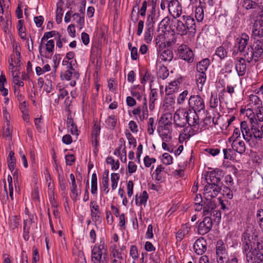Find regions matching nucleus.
<instances>
[{"label": "nucleus", "instance_id": "obj_1", "mask_svg": "<svg viewBox=\"0 0 263 263\" xmlns=\"http://www.w3.org/2000/svg\"><path fill=\"white\" fill-rule=\"evenodd\" d=\"M258 237L257 232L256 230L252 228L248 229L242 234L241 242L242 248L243 251H248L249 250H253V248L255 247V243L258 247L259 243L256 241V238Z\"/></svg>", "mask_w": 263, "mask_h": 263}, {"label": "nucleus", "instance_id": "obj_2", "mask_svg": "<svg viewBox=\"0 0 263 263\" xmlns=\"http://www.w3.org/2000/svg\"><path fill=\"white\" fill-rule=\"evenodd\" d=\"M106 246L104 241L96 244L91 251V261L93 263H103L106 256Z\"/></svg>", "mask_w": 263, "mask_h": 263}, {"label": "nucleus", "instance_id": "obj_3", "mask_svg": "<svg viewBox=\"0 0 263 263\" xmlns=\"http://www.w3.org/2000/svg\"><path fill=\"white\" fill-rule=\"evenodd\" d=\"M216 250L217 263L228 262L229 258L227 247L222 240L217 242Z\"/></svg>", "mask_w": 263, "mask_h": 263}, {"label": "nucleus", "instance_id": "obj_4", "mask_svg": "<svg viewBox=\"0 0 263 263\" xmlns=\"http://www.w3.org/2000/svg\"><path fill=\"white\" fill-rule=\"evenodd\" d=\"M189 109L196 112H200L205 109L203 99L199 95L191 96L188 101Z\"/></svg>", "mask_w": 263, "mask_h": 263}, {"label": "nucleus", "instance_id": "obj_5", "mask_svg": "<svg viewBox=\"0 0 263 263\" xmlns=\"http://www.w3.org/2000/svg\"><path fill=\"white\" fill-rule=\"evenodd\" d=\"M213 227V221L210 216H205L201 221L197 222V233L201 235L208 233Z\"/></svg>", "mask_w": 263, "mask_h": 263}, {"label": "nucleus", "instance_id": "obj_6", "mask_svg": "<svg viewBox=\"0 0 263 263\" xmlns=\"http://www.w3.org/2000/svg\"><path fill=\"white\" fill-rule=\"evenodd\" d=\"M223 171L216 168L210 172L206 173L205 180L206 183H210L215 184H220L221 179L224 176Z\"/></svg>", "mask_w": 263, "mask_h": 263}, {"label": "nucleus", "instance_id": "obj_7", "mask_svg": "<svg viewBox=\"0 0 263 263\" xmlns=\"http://www.w3.org/2000/svg\"><path fill=\"white\" fill-rule=\"evenodd\" d=\"M221 190L219 184L207 183L204 189V197L206 199L213 200L218 195Z\"/></svg>", "mask_w": 263, "mask_h": 263}, {"label": "nucleus", "instance_id": "obj_8", "mask_svg": "<svg viewBox=\"0 0 263 263\" xmlns=\"http://www.w3.org/2000/svg\"><path fill=\"white\" fill-rule=\"evenodd\" d=\"M178 55L181 59L191 63L194 61V54L192 50L186 45L182 44L179 46Z\"/></svg>", "mask_w": 263, "mask_h": 263}, {"label": "nucleus", "instance_id": "obj_9", "mask_svg": "<svg viewBox=\"0 0 263 263\" xmlns=\"http://www.w3.org/2000/svg\"><path fill=\"white\" fill-rule=\"evenodd\" d=\"M196 211H203V216H209L214 209H216V203L214 201L211 199H206L204 198V201L201 204L197 206Z\"/></svg>", "mask_w": 263, "mask_h": 263}, {"label": "nucleus", "instance_id": "obj_10", "mask_svg": "<svg viewBox=\"0 0 263 263\" xmlns=\"http://www.w3.org/2000/svg\"><path fill=\"white\" fill-rule=\"evenodd\" d=\"M251 37L256 39L263 37V19L257 18L254 21L252 28Z\"/></svg>", "mask_w": 263, "mask_h": 263}, {"label": "nucleus", "instance_id": "obj_11", "mask_svg": "<svg viewBox=\"0 0 263 263\" xmlns=\"http://www.w3.org/2000/svg\"><path fill=\"white\" fill-rule=\"evenodd\" d=\"M111 263H122L124 260L123 253L120 252L117 245H112L109 248Z\"/></svg>", "mask_w": 263, "mask_h": 263}, {"label": "nucleus", "instance_id": "obj_12", "mask_svg": "<svg viewBox=\"0 0 263 263\" xmlns=\"http://www.w3.org/2000/svg\"><path fill=\"white\" fill-rule=\"evenodd\" d=\"M174 120L177 126H185L187 124L186 109H178L174 115Z\"/></svg>", "mask_w": 263, "mask_h": 263}, {"label": "nucleus", "instance_id": "obj_13", "mask_svg": "<svg viewBox=\"0 0 263 263\" xmlns=\"http://www.w3.org/2000/svg\"><path fill=\"white\" fill-rule=\"evenodd\" d=\"M183 23L184 22L180 18H174L171 21L170 28L173 31L176 32L181 35H185L187 31Z\"/></svg>", "mask_w": 263, "mask_h": 263}, {"label": "nucleus", "instance_id": "obj_14", "mask_svg": "<svg viewBox=\"0 0 263 263\" xmlns=\"http://www.w3.org/2000/svg\"><path fill=\"white\" fill-rule=\"evenodd\" d=\"M73 61L70 62L68 69L64 73L61 74L62 80L69 81L72 79L78 80L79 78V73L72 67Z\"/></svg>", "mask_w": 263, "mask_h": 263}, {"label": "nucleus", "instance_id": "obj_15", "mask_svg": "<svg viewBox=\"0 0 263 263\" xmlns=\"http://www.w3.org/2000/svg\"><path fill=\"white\" fill-rule=\"evenodd\" d=\"M168 11L174 18L179 17L182 13V7L178 0L170 1L168 5Z\"/></svg>", "mask_w": 263, "mask_h": 263}, {"label": "nucleus", "instance_id": "obj_16", "mask_svg": "<svg viewBox=\"0 0 263 263\" xmlns=\"http://www.w3.org/2000/svg\"><path fill=\"white\" fill-rule=\"evenodd\" d=\"M187 123L189 126L197 128L200 123V119L197 112L191 109H186Z\"/></svg>", "mask_w": 263, "mask_h": 263}, {"label": "nucleus", "instance_id": "obj_17", "mask_svg": "<svg viewBox=\"0 0 263 263\" xmlns=\"http://www.w3.org/2000/svg\"><path fill=\"white\" fill-rule=\"evenodd\" d=\"M147 2L144 1L142 3L140 10H139V6H135L131 13V20L134 23H136L139 18V14L142 16H145L147 9Z\"/></svg>", "mask_w": 263, "mask_h": 263}, {"label": "nucleus", "instance_id": "obj_18", "mask_svg": "<svg viewBox=\"0 0 263 263\" xmlns=\"http://www.w3.org/2000/svg\"><path fill=\"white\" fill-rule=\"evenodd\" d=\"M158 133L163 141L169 142L172 139V133L170 127L166 125H159Z\"/></svg>", "mask_w": 263, "mask_h": 263}, {"label": "nucleus", "instance_id": "obj_19", "mask_svg": "<svg viewBox=\"0 0 263 263\" xmlns=\"http://www.w3.org/2000/svg\"><path fill=\"white\" fill-rule=\"evenodd\" d=\"M207 242L203 237L197 239L194 243L193 248L198 255H202L206 250Z\"/></svg>", "mask_w": 263, "mask_h": 263}, {"label": "nucleus", "instance_id": "obj_20", "mask_svg": "<svg viewBox=\"0 0 263 263\" xmlns=\"http://www.w3.org/2000/svg\"><path fill=\"white\" fill-rule=\"evenodd\" d=\"M159 17V12H156V6L153 5L152 9L147 17L146 26L154 27V25L158 20Z\"/></svg>", "mask_w": 263, "mask_h": 263}, {"label": "nucleus", "instance_id": "obj_21", "mask_svg": "<svg viewBox=\"0 0 263 263\" xmlns=\"http://www.w3.org/2000/svg\"><path fill=\"white\" fill-rule=\"evenodd\" d=\"M240 52L241 53V55L242 56L241 58L248 63H250L253 61H254V62H257L258 61V59L255 58V53L252 46H249L247 48Z\"/></svg>", "mask_w": 263, "mask_h": 263}, {"label": "nucleus", "instance_id": "obj_22", "mask_svg": "<svg viewBox=\"0 0 263 263\" xmlns=\"http://www.w3.org/2000/svg\"><path fill=\"white\" fill-rule=\"evenodd\" d=\"M181 18L185 22V28L186 31H189L191 33H195L196 26L195 20L189 15H183Z\"/></svg>", "mask_w": 263, "mask_h": 263}, {"label": "nucleus", "instance_id": "obj_23", "mask_svg": "<svg viewBox=\"0 0 263 263\" xmlns=\"http://www.w3.org/2000/svg\"><path fill=\"white\" fill-rule=\"evenodd\" d=\"M246 61L242 58H237L235 64V69L239 76H243L247 70Z\"/></svg>", "mask_w": 263, "mask_h": 263}, {"label": "nucleus", "instance_id": "obj_24", "mask_svg": "<svg viewBox=\"0 0 263 263\" xmlns=\"http://www.w3.org/2000/svg\"><path fill=\"white\" fill-rule=\"evenodd\" d=\"M254 52L255 58L260 57L263 53V39H257L251 45Z\"/></svg>", "mask_w": 263, "mask_h": 263}, {"label": "nucleus", "instance_id": "obj_25", "mask_svg": "<svg viewBox=\"0 0 263 263\" xmlns=\"http://www.w3.org/2000/svg\"><path fill=\"white\" fill-rule=\"evenodd\" d=\"M232 148L239 154H243L245 152L246 147L245 142L239 139H234L232 143Z\"/></svg>", "mask_w": 263, "mask_h": 263}, {"label": "nucleus", "instance_id": "obj_26", "mask_svg": "<svg viewBox=\"0 0 263 263\" xmlns=\"http://www.w3.org/2000/svg\"><path fill=\"white\" fill-rule=\"evenodd\" d=\"M249 39V36L246 33L242 34L240 37L237 39L236 42L238 45V50L239 52L246 48Z\"/></svg>", "mask_w": 263, "mask_h": 263}, {"label": "nucleus", "instance_id": "obj_27", "mask_svg": "<svg viewBox=\"0 0 263 263\" xmlns=\"http://www.w3.org/2000/svg\"><path fill=\"white\" fill-rule=\"evenodd\" d=\"M190 229V227L187 224L183 225L176 234V237L177 241H181L189 234Z\"/></svg>", "mask_w": 263, "mask_h": 263}, {"label": "nucleus", "instance_id": "obj_28", "mask_svg": "<svg viewBox=\"0 0 263 263\" xmlns=\"http://www.w3.org/2000/svg\"><path fill=\"white\" fill-rule=\"evenodd\" d=\"M210 65V61L208 59H204L200 61L197 64V70L198 72L205 73L209 66Z\"/></svg>", "mask_w": 263, "mask_h": 263}, {"label": "nucleus", "instance_id": "obj_29", "mask_svg": "<svg viewBox=\"0 0 263 263\" xmlns=\"http://www.w3.org/2000/svg\"><path fill=\"white\" fill-rule=\"evenodd\" d=\"M67 124L69 128L70 133L72 135H78V130L76 124L74 123L73 119L71 116L69 115L67 117Z\"/></svg>", "mask_w": 263, "mask_h": 263}, {"label": "nucleus", "instance_id": "obj_30", "mask_svg": "<svg viewBox=\"0 0 263 263\" xmlns=\"http://www.w3.org/2000/svg\"><path fill=\"white\" fill-rule=\"evenodd\" d=\"M180 83L178 81H174L170 83L165 88V91L167 95H171L176 92L178 89Z\"/></svg>", "mask_w": 263, "mask_h": 263}, {"label": "nucleus", "instance_id": "obj_31", "mask_svg": "<svg viewBox=\"0 0 263 263\" xmlns=\"http://www.w3.org/2000/svg\"><path fill=\"white\" fill-rule=\"evenodd\" d=\"M159 58L163 61H171L173 58V53L170 49H165L159 55Z\"/></svg>", "mask_w": 263, "mask_h": 263}, {"label": "nucleus", "instance_id": "obj_32", "mask_svg": "<svg viewBox=\"0 0 263 263\" xmlns=\"http://www.w3.org/2000/svg\"><path fill=\"white\" fill-rule=\"evenodd\" d=\"M214 55L217 56L220 60L224 59L228 56V50L223 46L216 49Z\"/></svg>", "mask_w": 263, "mask_h": 263}, {"label": "nucleus", "instance_id": "obj_33", "mask_svg": "<svg viewBox=\"0 0 263 263\" xmlns=\"http://www.w3.org/2000/svg\"><path fill=\"white\" fill-rule=\"evenodd\" d=\"M158 99V94L157 89L155 88H151L149 94V109L153 110L155 108V102Z\"/></svg>", "mask_w": 263, "mask_h": 263}, {"label": "nucleus", "instance_id": "obj_34", "mask_svg": "<svg viewBox=\"0 0 263 263\" xmlns=\"http://www.w3.org/2000/svg\"><path fill=\"white\" fill-rule=\"evenodd\" d=\"M190 127H186L180 134L179 138L183 140L189 139L194 135V130Z\"/></svg>", "mask_w": 263, "mask_h": 263}, {"label": "nucleus", "instance_id": "obj_35", "mask_svg": "<svg viewBox=\"0 0 263 263\" xmlns=\"http://www.w3.org/2000/svg\"><path fill=\"white\" fill-rule=\"evenodd\" d=\"M172 116L171 114H165L163 115L159 120V125H166L170 127L172 124L171 119Z\"/></svg>", "mask_w": 263, "mask_h": 263}, {"label": "nucleus", "instance_id": "obj_36", "mask_svg": "<svg viewBox=\"0 0 263 263\" xmlns=\"http://www.w3.org/2000/svg\"><path fill=\"white\" fill-rule=\"evenodd\" d=\"M7 162L9 170L12 172L15 167L16 159L14 157V153L10 151L7 159Z\"/></svg>", "mask_w": 263, "mask_h": 263}, {"label": "nucleus", "instance_id": "obj_37", "mask_svg": "<svg viewBox=\"0 0 263 263\" xmlns=\"http://www.w3.org/2000/svg\"><path fill=\"white\" fill-rule=\"evenodd\" d=\"M148 195L147 192L144 191L143 192L141 195L138 197V195L136 196L135 201L137 205H140L144 204L147 202Z\"/></svg>", "mask_w": 263, "mask_h": 263}, {"label": "nucleus", "instance_id": "obj_38", "mask_svg": "<svg viewBox=\"0 0 263 263\" xmlns=\"http://www.w3.org/2000/svg\"><path fill=\"white\" fill-rule=\"evenodd\" d=\"M154 27L146 26V30L144 33V40L147 43H150L153 39Z\"/></svg>", "mask_w": 263, "mask_h": 263}, {"label": "nucleus", "instance_id": "obj_39", "mask_svg": "<svg viewBox=\"0 0 263 263\" xmlns=\"http://www.w3.org/2000/svg\"><path fill=\"white\" fill-rule=\"evenodd\" d=\"M195 14L197 22H201L202 21L204 18V10L202 5L198 6L196 8Z\"/></svg>", "mask_w": 263, "mask_h": 263}, {"label": "nucleus", "instance_id": "obj_40", "mask_svg": "<svg viewBox=\"0 0 263 263\" xmlns=\"http://www.w3.org/2000/svg\"><path fill=\"white\" fill-rule=\"evenodd\" d=\"M72 17L73 20L76 21V23H77L78 27H80V29H82L84 26V16L83 15L81 16L78 13H74L72 14Z\"/></svg>", "mask_w": 263, "mask_h": 263}, {"label": "nucleus", "instance_id": "obj_41", "mask_svg": "<svg viewBox=\"0 0 263 263\" xmlns=\"http://www.w3.org/2000/svg\"><path fill=\"white\" fill-rule=\"evenodd\" d=\"M70 191L71 193L70 195L71 199L74 201L77 200L78 197H79L81 194V189L79 190L77 184H76L71 185Z\"/></svg>", "mask_w": 263, "mask_h": 263}, {"label": "nucleus", "instance_id": "obj_42", "mask_svg": "<svg viewBox=\"0 0 263 263\" xmlns=\"http://www.w3.org/2000/svg\"><path fill=\"white\" fill-rule=\"evenodd\" d=\"M258 6V4L252 0H243L242 3V7L247 10L256 9Z\"/></svg>", "mask_w": 263, "mask_h": 263}, {"label": "nucleus", "instance_id": "obj_43", "mask_svg": "<svg viewBox=\"0 0 263 263\" xmlns=\"http://www.w3.org/2000/svg\"><path fill=\"white\" fill-rule=\"evenodd\" d=\"M252 135L255 139L261 140L262 138V130L259 128V127H257L254 125H252L251 127Z\"/></svg>", "mask_w": 263, "mask_h": 263}, {"label": "nucleus", "instance_id": "obj_44", "mask_svg": "<svg viewBox=\"0 0 263 263\" xmlns=\"http://www.w3.org/2000/svg\"><path fill=\"white\" fill-rule=\"evenodd\" d=\"M30 221L28 220V219H26L24 220V233H23V237L25 239V240H27L29 238V230H30Z\"/></svg>", "mask_w": 263, "mask_h": 263}, {"label": "nucleus", "instance_id": "obj_45", "mask_svg": "<svg viewBox=\"0 0 263 263\" xmlns=\"http://www.w3.org/2000/svg\"><path fill=\"white\" fill-rule=\"evenodd\" d=\"M6 83L7 81L5 76L2 75L0 77V91L2 93V95L5 97L8 93V89L4 87L5 83Z\"/></svg>", "mask_w": 263, "mask_h": 263}, {"label": "nucleus", "instance_id": "obj_46", "mask_svg": "<svg viewBox=\"0 0 263 263\" xmlns=\"http://www.w3.org/2000/svg\"><path fill=\"white\" fill-rule=\"evenodd\" d=\"M196 82L198 88H199V84L201 85L200 88H202L203 84L206 81V74L204 72H199L198 74L196 75Z\"/></svg>", "mask_w": 263, "mask_h": 263}, {"label": "nucleus", "instance_id": "obj_47", "mask_svg": "<svg viewBox=\"0 0 263 263\" xmlns=\"http://www.w3.org/2000/svg\"><path fill=\"white\" fill-rule=\"evenodd\" d=\"M91 193L96 194L97 192V176L96 173H93L91 176Z\"/></svg>", "mask_w": 263, "mask_h": 263}, {"label": "nucleus", "instance_id": "obj_48", "mask_svg": "<svg viewBox=\"0 0 263 263\" xmlns=\"http://www.w3.org/2000/svg\"><path fill=\"white\" fill-rule=\"evenodd\" d=\"M56 10V22L59 24L62 22L63 17V8L62 6L60 5V3L57 4Z\"/></svg>", "mask_w": 263, "mask_h": 263}, {"label": "nucleus", "instance_id": "obj_49", "mask_svg": "<svg viewBox=\"0 0 263 263\" xmlns=\"http://www.w3.org/2000/svg\"><path fill=\"white\" fill-rule=\"evenodd\" d=\"M106 125L110 128L114 129L117 124V119L114 115H111L107 118L105 121Z\"/></svg>", "mask_w": 263, "mask_h": 263}, {"label": "nucleus", "instance_id": "obj_50", "mask_svg": "<svg viewBox=\"0 0 263 263\" xmlns=\"http://www.w3.org/2000/svg\"><path fill=\"white\" fill-rule=\"evenodd\" d=\"M155 129L154 119L152 117L148 119L147 122V133L149 135H152L154 134Z\"/></svg>", "mask_w": 263, "mask_h": 263}, {"label": "nucleus", "instance_id": "obj_51", "mask_svg": "<svg viewBox=\"0 0 263 263\" xmlns=\"http://www.w3.org/2000/svg\"><path fill=\"white\" fill-rule=\"evenodd\" d=\"M109 178H108V171L106 172V176H103L102 178V187L104 189V191L107 194L109 192Z\"/></svg>", "mask_w": 263, "mask_h": 263}, {"label": "nucleus", "instance_id": "obj_52", "mask_svg": "<svg viewBox=\"0 0 263 263\" xmlns=\"http://www.w3.org/2000/svg\"><path fill=\"white\" fill-rule=\"evenodd\" d=\"M171 21L169 17H165L159 24V28L166 30L167 26H171Z\"/></svg>", "mask_w": 263, "mask_h": 263}, {"label": "nucleus", "instance_id": "obj_53", "mask_svg": "<svg viewBox=\"0 0 263 263\" xmlns=\"http://www.w3.org/2000/svg\"><path fill=\"white\" fill-rule=\"evenodd\" d=\"M119 180V175L118 174L112 173L111 174V189L112 190L117 187Z\"/></svg>", "mask_w": 263, "mask_h": 263}, {"label": "nucleus", "instance_id": "obj_54", "mask_svg": "<svg viewBox=\"0 0 263 263\" xmlns=\"http://www.w3.org/2000/svg\"><path fill=\"white\" fill-rule=\"evenodd\" d=\"M130 256L133 260H137L139 258V253L137 247L135 245H132L130 248Z\"/></svg>", "mask_w": 263, "mask_h": 263}, {"label": "nucleus", "instance_id": "obj_55", "mask_svg": "<svg viewBox=\"0 0 263 263\" xmlns=\"http://www.w3.org/2000/svg\"><path fill=\"white\" fill-rule=\"evenodd\" d=\"M204 201V197L202 198L200 194H196L194 197V209L196 211L197 206L201 205Z\"/></svg>", "mask_w": 263, "mask_h": 263}, {"label": "nucleus", "instance_id": "obj_56", "mask_svg": "<svg viewBox=\"0 0 263 263\" xmlns=\"http://www.w3.org/2000/svg\"><path fill=\"white\" fill-rule=\"evenodd\" d=\"M162 161L165 165H169L173 163V158L168 153H165L163 154Z\"/></svg>", "mask_w": 263, "mask_h": 263}, {"label": "nucleus", "instance_id": "obj_57", "mask_svg": "<svg viewBox=\"0 0 263 263\" xmlns=\"http://www.w3.org/2000/svg\"><path fill=\"white\" fill-rule=\"evenodd\" d=\"M220 102L219 99L217 98V96H213L212 95L210 101V106L211 108H215L219 105Z\"/></svg>", "mask_w": 263, "mask_h": 263}, {"label": "nucleus", "instance_id": "obj_58", "mask_svg": "<svg viewBox=\"0 0 263 263\" xmlns=\"http://www.w3.org/2000/svg\"><path fill=\"white\" fill-rule=\"evenodd\" d=\"M13 82L16 87H22L24 83L23 81L20 80V72H16V75L13 77Z\"/></svg>", "mask_w": 263, "mask_h": 263}, {"label": "nucleus", "instance_id": "obj_59", "mask_svg": "<svg viewBox=\"0 0 263 263\" xmlns=\"http://www.w3.org/2000/svg\"><path fill=\"white\" fill-rule=\"evenodd\" d=\"M256 219L260 227L263 229V210L260 209L257 211Z\"/></svg>", "mask_w": 263, "mask_h": 263}, {"label": "nucleus", "instance_id": "obj_60", "mask_svg": "<svg viewBox=\"0 0 263 263\" xmlns=\"http://www.w3.org/2000/svg\"><path fill=\"white\" fill-rule=\"evenodd\" d=\"M250 101L252 104L256 106V109L262 106V101L257 96L253 95L251 97Z\"/></svg>", "mask_w": 263, "mask_h": 263}, {"label": "nucleus", "instance_id": "obj_61", "mask_svg": "<svg viewBox=\"0 0 263 263\" xmlns=\"http://www.w3.org/2000/svg\"><path fill=\"white\" fill-rule=\"evenodd\" d=\"M6 22L1 23L0 25L2 27V29L5 32L8 30L9 26L11 25V21H10V16L8 14L7 16H6Z\"/></svg>", "mask_w": 263, "mask_h": 263}, {"label": "nucleus", "instance_id": "obj_62", "mask_svg": "<svg viewBox=\"0 0 263 263\" xmlns=\"http://www.w3.org/2000/svg\"><path fill=\"white\" fill-rule=\"evenodd\" d=\"M54 47V42L53 40H49L46 44V49L50 53H52Z\"/></svg>", "mask_w": 263, "mask_h": 263}, {"label": "nucleus", "instance_id": "obj_63", "mask_svg": "<svg viewBox=\"0 0 263 263\" xmlns=\"http://www.w3.org/2000/svg\"><path fill=\"white\" fill-rule=\"evenodd\" d=\"M159 77L164 80L166 79L168 74V71L166 67H161L159 71Z\"/></svg>", "mask_w": 263, "mask_h": 263}, {"label": "nucleus", "instance_id": "obj_64", "mask_svg": "<svg viewBox=\"0 0 263 263\" xmlns=\"http://www.w3.org/2000/svg\"><path fill=\"white\" fill-rule=\"evenodd\" d=\"M256 115L257 120L260 122H263V106L257 108Z\"/></svg>", "mask_w": 263, "mask_h": 263}]
</instances>
